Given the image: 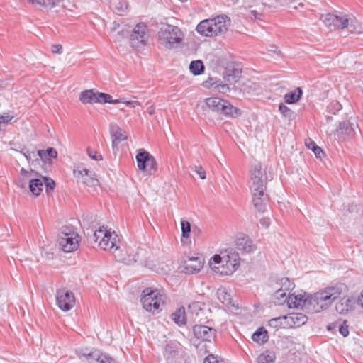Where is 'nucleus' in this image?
I'll return each instance as SVG.
<instances>
[{
	"mask_svg": "<svg viewBox=\"0 0 363 363\" xmlns=\"http://www.w3.org/2000/svg\"><path fill=\"white\" fill-rule=\"evenodd\" d=\"M306 146L311 150V147H313V145H310V141L308 143H306Z\"/></svg>",
	"mask_w": 363,
	"mask_h": 363,
	"instance_id": "58",
	"label": "nucleus"
},
{
	"mask_svg": "<svg viewBox=\"0 0 363 363\" xmlns=\"http://www.w3.org/2000/svg\"><path fill=\"white\" fill-rule=\"evenodd\" d=\"M86 153L91 160H94L95 161L99 162L103 160L104 159L103 155L93 147H87Z\"/></svg>",
	"mask_w": 363,
	"mask_h": 363,
	"instance_id": "43",
	"label": "nucleus"
},
{
	"mask_svg": "<svg viewBox=\"0 0 363 363\" xmlns=\"http://www.w3.org/2000/svg\"><path fill=\"white\" fill-rule=\"evenodd\" d=\"M203 264L204 259L201 256L188 257L183 262V271L189 274L197 273L203 268Z\"/></svg>",
	"mask_w": 363,
	"mask_h": 363,
	"instance_id": "22",
	"label": "nucleus"
},
{
	"mask_svg": "<svg viewBox=\"0 0 363 363\" xmlns=\"http://www.w3.org/2000/svg\"><path fill=\"white\" fill-rule=\"evenodd\" d=\"M345 291V285L337 284L327 286L313 294H309L308 313H318L328 310Z\"/></svg>",
	"mask_w": 363,
	"mask_h": 363,
	"instance_id": "1",
	"label": "nucleus"
},
{
	"mask_svg": "<svg viewBox=\"0 0 363 363\" xmlns=\"http://www.w3.org/2000/svg\"><path fill=\"white\" fill-rule=\"evenodd\" d=\"M111 6L112 9L118 14H121L128 9V4L126 0H112Z\"/></svg>",
	"mask_w": 363,
	"mask_h": 363,
	"instance_id": "37",
	"label": "nucleus"
},
{
	"mask_svg": "<svg viewBox=\"0 0 363 363\" xmlns=\"http://www.w3.org/2000/svg\"><path fill=\"white\" fill-rule=\"evenodd\" d=\"M82 238L73 228H64L59 235L57 242L59 248L65 253L76 251Z\"/></svg>",
	"mask_w": 363,
	"mask_h": 363,
	"instance_id": "7",
	"label": "nucleus"
},
{
	"mask_svg": "<svg viewBox=\"0 0 363 363\" xmlns=\"http://www.w3.org/2000/svg\"><path fill=\"white\" fill-rule=\"evenodd\" d=\"M117 101H118V104H124L131 108H135L140 105L138 101H128L123 98L117 99Z\"/></svg>",
	"mask_w": 363,
	"mask_h": 363,
	"instance_id": "48",
	"label": "nucleus"
},
{
	"mask_svg": "<svg viewBox=\"0 0 363 363\" xmlns=\"http://www.w3.org/2000/svg\"><path fill=\"white\" fill-rule=\"evenodd\" d=\"M325 24L330 28H349L350 33H354L359 28L357 22L349 16L340 13L339 14L328 13L325 20Z\"/></svg>",
	"mask_w": 363,
	"mask_h": 363,
	"instance_id": "8",
	"label": "nucleus"
},
{
	"mask_svg": "<svg viewBox=\"0 0 363 363\" xmlns=\"http://www.w3.org/2000/svg\"><path fill=\"white\" fill-rule=\"evenodd\" d=\"M357 303L363 308V290L357 298Z\"/></svg>",
	"mask_w": 363,
	"mask_h": 363,
	"instance_id": "54",
	"label": "nucleus"
},
{
	"mask_svg": "<svg viewBox=\"0 0 363 363\" xmlns=\"http://www.w3.org/2000/svg\"><path fill=\"white\" fill-rule=\"evenodd\" d=\"M298 5H299L300 6H303V4L302 2H300V3L298 4Z\"/></svg>",
	"mask_w": 363,
	"mask_h": 363,
	"instance_id": "61",
	"label": "nucleus"
},
{
	"mask_svg": "<svg viewBox=\"0 0 363 363\" xmlns=\"http://www.w3.org/2000/svg\"><path fill=\"white\" fill-rule=\"evenodd\" d=\"M257 182H267L269 179L267 172V168L265 166L260 163L253 164L250 169V181Z\"/></svg>",
	"mask_w": 363,
	"mask_h": 363,
	"instance_id": "23",
	"label": "nucleus"
},
{
	"mask_svg": "<svg viewBox=\"0 0 363 363\" xmlns=\"http://www.w3.org/2000/svg\"><path fill=\"white\" fill-rule=\"evenodd\" d=\"M118 101L113 99L111 95L103 92L97 91V104H117Z\"/></svg>",
	"mask_w": 363,
	"mask_h": 363,
	"instance_id": "40",
	"label": "nucleus"
},
{
	"mask_svg": "<svg viewBox=\"0 0 363 363\" xmlns=\"http://www.w3.org/2000/svg\"><path fill=\"white\" fill-rule=\"evenodd\" d=\"M118 261L127 264L135 262L138 259V252L135 247L125 245L123 247L119 246V249L113 253Z\"/></svg>",
	"mask_w": 363,
	"mask_h": 363,
	"instance_id": "18",
	"label": "nucleus"
},
{
	"mask_svg": "<svg viewBox=\"0 0 363 363\" xmlns=\"http://www.w3.org/2000/svg\"><path fill=\"white\" fill-rule=\"evenodd\" d=\"M274 302L278 305H281L284 303H287L286 292L284 291V289H279L276 291L274 295Z\"/></svg>",
	"mask_w": 363,
	"mask_h": 363,
	"instance_id": "42",
	"label": "nucleus"
},
{
	"mask_svg": "<svg viewBox=\"0 0 363 363\" xmlns=\"http://www.w3.org/2000/svg\"><path fill=\"white\" fill-rule=\"evenodd\" d=\"M231 26V21L225 15L201 21L196 26V31L202 37L216 38L225 35Z\"/></svg>",
	"mask_w": 363,
	"mask_h": 363,
	"instance_id": "3",
	"label": "nucleus"
},
{
	"mask_svg": "<svg viewBox=\"0 0 363 363\" xmlns=\"http://www.w3.org/2000/svg\"><path fill=\"white\" fill-rule=\"evenodd\" d=\"M309 294L306 292L292 293L287 296V306L290 308H302L308 312Z\"/></svg>",
	"mask_w": 363,
	"mask_h": 363,
	"instance_id": "19",
	"label": "nucleus"
},
{
	"mask_svg": "<svg viewBox=\"0 0 363 363\" xmlns=\"http://www.w3.org/2000/svg\"><path fill=\"white\" fill-rule=\"evenodd\" d=\"M93 234L94 241L101 249L111 253H115L119 249L121 236L113 228H98Z\"/></svg>",
	"mask_w": 363,
	"mask_h": 363,
	"instance_id": "6",
	"label": "nucleus"
},
{
	"mask_svg": "<svg viewBox=\"0 0 363 363\" xmlns=\"http://www.w3.org/2000/svg\"><path fill=\"white\" fill-rule=\"evenodd\" d=\"M268 325L275 330L288 328L287 317L286 315H282L272 318L268 321Z\"/></svg>",
	"mask_w": 363,
	"mask_h": 363,
	"instance_id": "32",
	"label": "nucleus"
},
{
	"mask_svg": "<svg viewBox=\"0 0 363 363\" xmlns=\"http://www.w3.org/2000/svg\"><path fill=\"white\" fill-rule=\"evenodd\" d=\"M277 356L273 350H267L262 352L257 358V363H274Z\"/></svg>",
	"mask_w": 363,
	"mask_h": 363,
	"instance_id": "35",
	"label": "nucleus"
},
{
	"mask_svg": "<svg viewBox=\"0 0 363 363\" xmlns=\"http://www.w3.org/2000/svg\"><path fill=\"white\" fill-rule=\"evenodd\" d=\"M171 318L179 326L184 325L186 320L184 308L180 307L177 308L171 314Z\"/></svg>",
	"mask_w": 363,
	"mask_h": 363,
	"instance_id": "34",
	"label": "nucleus"
},
{
	"mask_svg": "<svg viewBox=\"0 0 363 363\" xmlns=\"http://www.w3.org/2000/svg\"><path fill=\"white\" fill-rule=\"evenodd\" d=\"M180 2L182 3H184V2H186L188 0H179Z\"/></svg>",
	"mask_w": 363,
	"mask_h": 363,
	"instance_id": "60",
	"label": "nucleus"
},
{
	"mask_svg": "<svg viewBox=\"0 0 363 363\" xmlns=\"http://www.w3.org/2000/svg\"><path fill=\"white\" fill-rule=\"evenodd\" d=\"M111 134L113 147L117 146L120 143L128 140L127 132L119 126L112 127Z\"/></svg>",
	"mask_w": 363,
	"mask_h": 363,
	"instance_id": "27",
	"label": "nucleus"
},
{
	"mask_svg": "<svg viewBox=\"0 0 363 363\" xmlns=\"http://www.w3.org/2000/svg\"><path fill=\"white\" fill-rule=\"evenodd\" d=\"M56 303L60 310L68 311L74 307L75 298L72 291L65 289H60L56 294Z\"/></svg>",
	"mask_w": 363,
	"mask_h": 363,
	"instance_id": "17",
	"label": "nucleus"
},
{
	"mask_svg": "<svg viewBox=\"0 0 363 363\" xmlns=\"http://www.w3.org/2000/svg\"><path fill=\"white\" fill-rule=\"evenodd\" d=\"M147 112L149 115H153L155 112V107L154 105H150L147 108Z\"/></svg>",
	"mask_w": 363,
	"mask_h": 363,
	"instance_id": "55",
	"label": "nucleus"
},
{
	"mask_svg": "<svg viewBox=\"0 0 363 363\" xmlns=\"http://www.w3.org/2000/svg\"><path fill=\"white\" fill-rule=\"evenodd\" d=\"M279 110L284 116H289L291 112L290 108L282 104L279 106Z\"/></svg>",
	"mask_w": 363,
	"mask_h": 363,
	"instance_id": "51",
	"label": "nucleus"
},
{
	"mask_svg": "<svg viewBox=\"0 0 363 363\" xmlns=\"http://www.w3.org/2000/svg\"><path fill=\"white\" fill-rule=\"evenodd\" d=\"M164 301V294L158 289L149 287L142 292L140 302L143 308L153 315L162 311Z\"/></svg>",
	"mask_w": 363,
	"mask_h": 363,
	"instance_id": "5",
	"label": "nucleus"
},
{
	"mask_svg": "<svg viewBox=\"0 0 363 363\" xmlns=\"http://www.w3.org/2000/svg\"><path fill=\"white\" fill-rule=\"evenodd\" d=\"M224 99L218 97H208L204 99L202 108L220 114Z\"/></svg>",
	"mask_w": 363,
	"mask_h": 363,
	"instance_id": "25",
	"label": "nucleus"
},
{
	"mask_svg": "<svg viewBox=\"0 0 363 363\" xmlns=\"http://www.w3.org/2000/svg\"><path fill=\"white\" fill-rule=\"evenodd\" d=\"M147 35V26L143 23H138L130 35V40L133 47H140L145 44Z\"/></svg>",
	"mask_w": 363,
	"mask_h": 363,
	"instance_id": "21",
	"label": "nucleus"
},
{
	"mask_svg": "<svg viewBox=\"0 0 363 363\" xmlns=\"http://www.w3.org/2000/svg\"><path fill=\"white\" fill-rule=\"evenodd\" d=\"M137 167L146 175H152L157 171V162L155 157L145 149H138L135 156Z\"/></svg>",
	"mask_w": 363,
	"mask_h": 363,
	"instance_id": "10",
	"label": "nucleus"
},
{
	"mask_svg": "<svg viewBox=\"0 0 363 363\" xmlns=\"http://www.w3.org/2000/svg\"><path fill=\"white\" fill-rule=\"evenodd\" d=\"M286 317L288 328L300 327L304 325L308 320V317L301 313H291L286 315Z\"/></svg>",
	"mask_w": 363,
	"mask_h": 363,
	"instance_id": "26",
	"label": "nucleus"
},
{
	"mask_svg": "<svg viewBox=\"0 0 363 363\" xmlns=\"http://www.w3.org/2000/svg\"><path fill=\"white\" fill-rule=\"evenodd\" d=\"M303 94L302 89L297 88L284 95V101L288 104H295L300 100Z\"/></svg>",
	"mask_w": 363,
	"mask_h": 363,
	"instance_id": "36",
	"label": "nucleus"
},
{
	"mask_svg": "<svg viewBox=\"0 0 363 363\" xmlns=\"http://www.w3.org/2000/svg\"><path fill=\"white\" fill-rule=\"evenodd\" d=\"M184 34L177 26L162 23L157 32V42L160 46L171 50L183 43Z\"/></svg>",
	"mask_w": 363,
	"mask_h": 363,
	"instance_id": "4",
	"label": "nucleus"
},
{
	"mask_svg": "<svg viewBox=\"0 0 363 363\" xmlns=\"http://www.w3.org/2000/svg\"><path fill=\"white\" fill-rule=\"evenodd\" d=\"M180 225L181 227H191L190 223L184 219H182Z\"/></svg>",
	"mask_w": 363,
	"mask_h": 363,
	"instance_id": "56",
	"label": "nucleus"
},
{
	"mask_svg": "<svg viewBox=\"0 0 363 363\" xmlns=\"http://www.w3.org/2000/svg\"><path fill=\"white\" fill-rule=\"evenodd\" d=\"M220 82H222V81L217 80L212 77H209L208 78V79L203 82V86L206 89L215 88L219 92H221V86H219L220 84Z\"/></svg>",
	"mask_w": 363,
	"mask_h": 363,
	"instance_id": "41",
	"label": "nucleus"
},
{
	"mask_svg": "<svg viewBox=\"0 0 363 363\" xmlns=\"http://www.w3.org/2000/svg\"><path fill=\"white\" fill-rule=\"evenodd\" d=\"M233 250L238 254V256H249L254 254L257 250V245L254 240L247 235L240 233L237 235L233 241Z\"/></svg>",
	"mask_w": 363,
	"mask_h": 363,
	"instance_id": "12",
	"label": "nucleus"
},
{
	"mask_svg": "<svg viewBox=\"0 0 363 363\" xmlns=\"http://www.w3.org/2000/svg\"><path fill=\"white\" fill-rule=\"evenodd\" d=\"M328 330H330V329H331V326H330V325H329V326L328 327Z\"/></svg>",
	"mask_w": 363,
	"mask_h": 363,
	"instance_id": "62",
	"label": "nucleus"
},
{
	"mask_svg": "<svg viewBox=\"0 0 363 363\" xmlns=\"http://www.w3.org/2000/svg\"><path fill=\"white\" fill-rule=\"evenodd\" d=\"M310 145H313L311 150L314 152L318 158H322L324 156L323 150L318 146L313 141L310 140Z\"/></svg>",
	"mask_w": 363,
	"mask_h": 363,
	"instance_id": "47",
	"label": "nucleus"
},
{
	"mask_svg": "<svg viewBox=\"0 0 363 363\" xmlns=\"http://www.w3.org/2000/svg\"><path fill=\"white\" fill-rule=\"evenodd\" d=\"M262 225H269L271 224V222L269 220V218H264L262 220V222H261Z\"/></svg>",
	"mask_w": 363,
	"mask_h": 363,
	"instance_id": "57",
	"label": "nucleus"
},
{
	"mask_svg": "<svg viewBox=\"0 0 363 363\" xmlns=\"http://www.w3.org/2000/svg\"><path fill=\"white\" fill-rule=\"evenodd\" d=\"M267 182L249 180V188L252 196V202L258 211H264L266 207V199L267 196L265 190Z\"/></svg>",
	"mask_w": 363,
	"mask_h": 363,
	"instance_id": "9",
	"label": "nucleus"
},
{
	"mask_svg": "<svg viewBox=\"0 0 363 363\" xmlns=\"http://www.w3.org/2000/svg\"><path fill=\"white\" fill-rule=\"evenodd\" d=\"M73 174L77 179H81L88 186H96L99 182L94 172V167L88 162H80L74 167Z\"/></svg>",
	"mask_w": 363,
	"mask_h": 363,
	"instance_id": "11",
	"label": "nucleus"
},
{
	"mask_svg": "<svg viewBox=\"0 0 363 363\" xmlns=\"http://www.w3.org/2000/svg\"><path fill=\"white\" fill-rule=\"evenodd\" d=\"M193 330L196 338L205 341H210L215 334L214 330L211 328L202 325H195Z\"/></svg>",
	"mask_w": 363,
	"mask_h": 363,
	"instance_id": "24",
	"label": "nucleus"
},
{
	"mask_svg": "<svg viewBox=\"0 0 363 363\" xmlns=\"http://www.w3.org/2000/svg\"><path fill=\"white\" fill-rule=\"evenodd\" d=\"M204 65L201 60L192 61L189 65L190 72L194 75H200L204 72Z\"/></svg>",
	"mask_w": 363,
	"mask_h": 363,
	"instance_id": "39",
	"label": "nucleus"
},
{
	"mask_svg": "<svg viewBox=\"0 0 363 363\" xmlns=\"http://www.w3.org/2000/svg\"><path fill=\"white\" fill-rule=\"evenodd\" d=\"M79 100L84 104H97V91L94 89L84 90L80 93Z\"/></svg>",
	"mask_w": 363,
	"mask_h": 363,
	"instance_id": "30",
	"label": "nucleus"
},
{
	"mask_svg": "<svg viewBox=\"0 0 363 363\" xmlns=\"http://www.w3.org/2000/svg\"><path fill=\"white\" fill-rule=\"evenodd\" d=\"M203 363H223V360H218L215 356L211 354L205 358Z\"/></svg>",
	"mask_w": 363,
	"mask_h": 363,
	"instance_id": "52",
	"label": "nucleus"
},
{
	"mask_svg": "<svg viewBox=\"0 0 363 363\" xmlns=\"http://www.w3.org/2000/svg\"><path fill=\"white\" fill-rule=\"evenodd\" d=\"M13 118L14 116L9 113H5L4 115H0V132L1 131L2 126L7 125Z\"/></svg>",
	"mask_w": 363,
	"mask_h": 363,
	"instance_id": "46",
	"label": "nucleus"
},
{
	"mask_svg": "<svg viewBox=\"0 0 363 363\" xmlns=\"http://www.w3.org/2000/svg\"><path fill=\"white\" fill-rule=\"evenodd\" d=\"M181 242L182 245H189L191 243L194 237L198 235V231L196 230V228H194L193 230L191 228H181Z\"/></svg>",
	"mask_w": 363,
	"mask_h": 363,
	"instance_id": "31",
	"label": "nucleus"
},
{
	"mask_svg": "<svg viewBox=\"0 0 363 363\" xmlns=\"http://www.w3.org/2000/svg\"><path fill=\"white\" fill-rule=\"evenodd\" d=\"M79 357H85L89 363H112L113 359L99 350L89 352L87 349L77 351Z\"/></svg>",
	"mask_w": 363,
	"mask_h": 363,
	"instance_id": "20",
	"label": "nucleus"
},
{
	"mask_svg": "<svg viewBox=\"0 0 363 363\" xmlns=\"http://www.w3.org/2000/svg\"><path fill=\"white\" fill-rule=\"evenodd\" d=\"M38 155L40 160L45 162L52 158H56L57 157V152L55 148L49 147L47 150H38Z\"/></svg>",
	"mask_w": 363,
	"mask_h": 363,
	"instance_id": "38",
	"label": "nucleus"
},
{
	"mask_svg": "<svg viewBox=\"0 0 363 363\" xmlns=\"http://www.w3.org/2000/svg\"><path fill=\"white\" fill-rule=\"evenodd\" d=\"M281 288L286 292L290 291L295 287V284L289 278L284 277L280 280Z\"/></svg>",
	"mask_w": 363,
	"mask_h": 363,
	"instance_id": "44",
	"label": "nucleus"
},
{
	"mask_svg": "<svg viewBox=\"0 0 363 363\" xmlns=\"http://www.w3.org/2000/svg\"><path fill=\"white\" fill-rule=\"evenodd\" d=\"M26 158L30 160L31 159V157H30V155L29 154L28 155H26Z\"/></svg>",
	"mask_w": 363,
	"mask_h": 363,
	"instance_id": "59",
	"label": "nucleus"
},
{
	"mask_svg": "<svg viewBox=\"0 0 363 363\" xmlns=\"http://www.w3.org/2000/svg\"><path fill=\"white\" fill-rule=\"evenodd\" d=\"M254 342L259 345H263L267 342L269 339L267 331L262 327L258 328L252 335Z\"/></svg>",
	"mask_w": 363,
	"mask_h": 363,
	"instance_id": "33",
	"label": "nucleus"
},
{
	"mask_svg": "<svg viewBox=\"0 0 363 363\" xmlns=\"http://www.w3.org/2000/svg\"><path fill=\"white\" fill-rule=\"evenodd\" d=\"M216 294L219 301L221 302L227 308H231L237 307L231 297V295L225 288H219Z\"/></svg>",
	"mask_w": 363,
	"mask_h": 363,
	"instance_id": "28",
	"label": "nucleus"
},
{
	"mask_svg": "<svg viewBox=\"0 0 363 363\" xmlns=\"http://www.w3.org/2000/svg\"><path fill=\"white\" fill-rule=\"evenodd\" d=\"M62 50V46L60 44L58 45H54L52 46V52L53 53H61Z\"/></svg>",
	"mask_w": 363,
	"mask_h": 363,
	"instance_id": "53",
	"label": "nucleus"
},
{
	"mask_svg": "<svg viewBox=\"0 0 363 363\" xmlns=\"http://www.w3.org/2000/svg\"><path fill=\"white\" fill-rule=\"evenodd\" d=\"M222 111L220 115L228 118H235L241 115L240 110L233 106L228 101L224 99L222 106Z\"/></svg>",
	"mask_w": 363,
	"mask_h": 363,
	"instance_id": "29",
	"label": "nucleus"
},
{
	"mask_svg": "<svg viewBox=\"0 0 363 363\" xmlns=\"http://www.w3.org/2000/svg\"><path fill=\"white\" fill-rule=\"evenodd\" d=\"M241 78V70L238 68H227L224 72L223 81L219 85L221 86V93L226 94L230 89H235L236 84Z\"/></svg>",
	"mask_w": 363,
	"mask_h": 363,
	"instance_id": "14",
	"label": "nucleus"
},
{
	"mask_svg": "<svg viewBox=\"0 0 363 363\" xmlns=\"http://www.w3.org/2000/svg\"><path fill=\"white\" fill-rule=\"evenodd\" d=\"M43 185L45 186V190L48 194L52 191L55 187V182L51 178H48L47 177H43Z\"/></svg>",
	"mask_w": 363,
	"mask_h": 363,
	"instance_id": "45",
	"label": "nucleus"
},
{
	"mask_svg": "<svg viewBox=\"0 0 363 363\" xmlns=\"http://www.w3.org/2000/svg\"><path fill=\"white\" fill-rule=\"evenodd\" d=\"M21 177L23 180L29 181V189L32 194L35 196H38L43 188V176L36 177L38 173L33 170H26L22 168L20 172Z\"/></svg>",
	"mask_w": 363,
	"mask_h": 363,
	"instance_id": "13",
	"label": "nucleus"
},
{
	"mask_svg": "<svg viewBox=\"0 0 363 363\" xmlns=\"http://www.w3.org/2000/svg\"><path fill=\"white\" fill-rule=\"evenodd\" d=\"M195 172L201 179H205L206 178V170L201 165L195 167Z\"/></svg>",
	"mask_w": 363,
	"mask_h": 363,
	"instance_id": "50",
	"label": "nucleus"
},
{
	"mask_svg": "<svg viewBox=\"0 0 363 363\" xmlns=\"http://www.w3.org/2000/svg\"><path fill=\"white\" fill-rule=\"evenodd\" d=\"M211 269L220 276H231L240 267V257L233 248L220 251L208 260Z\"/></svg>",
	"mask_w": 363,
	"mask_h": 363,
	"instance_id": "2",
	"label": "nucleus"
},
{
	"mask_svg": "<svg viewBox=\"0 0 363 363\" xmlns=\"http://www.w3.org/2000/svg\"><path fill=\"white\" fill-rule=\"evenodd\" d=\"M338 330L343 337H347L349 335V327L346 321L338 325Z\"/></svg>",
	"mask_w": 363,
	"mask_h": 363,
	"instance_id": "49",
	"label": "nucleus"
},
{
	"mask_svg": "<svg viewBox=\"0 0 363 363\" xmlns=\"http://www.w3.org/2000/svg\"><path fill=\"white\" fill-rule=\"evenodd\" d=\"M347 293L348 289L345 285V291L335 301V310L340 314H347L355 309L357 298Z\"/></svg>",
	"mask_w": 363,
	"mask_h": 363,
	"instance_id": "15",
	"label": "nucleus"
},
{
	"mask_svg": "<svg viewBox=\"0 0 363 363\" xmlns=\"http://www.w3.org/2000/svg\"><path fill=\"white\" fill-rule=\"evenodd\" d=\"M26 3L38 7L44 11H57L65 7V2H74L76 0H23Z\"/></svg>",
	"mask_w": 363,
	"mask_h": 363,
	"instance_id": "16",
	"label": "nucleus"
}]
</instances>
